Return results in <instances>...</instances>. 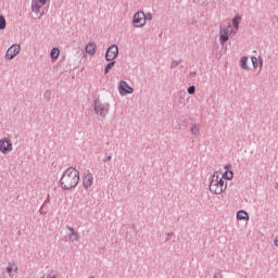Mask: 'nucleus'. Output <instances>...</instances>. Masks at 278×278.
Returning <instances> with one entry per match:
<instances>
[{"label":"nucleus","instance_id":"nucleus-25","mask_svg":"<svg viewBox=\"0 0 278 278\" xmlns=\"http://www.w3.org/2000/svg\"><path fill=\"white\" fill-rule=\"evenodd\" d=\"M0 29H5V17L0 15Z\"/></svg>","mask_w":278,"mask_h":278},{"label":"nucleus","instance_id":"nucleus-10","mask_svg":"<svg viewBox=\"0 0 278 278\" xmlns=\"http://www.w3.org/2000/svg\"><path fill=\"white\" fill-rule=\"evenodd\" d=\"M7 273L10 278H16V273H18V266L14 262H10L7 266Z\"/></svg>","mask_w":278,"mask_h":278},{"label":"nucleus","instance_id":"nucleus-11","mask_svg":"<svg viewBox=\"0 0 278 278\" xmlns=\"http://www.w3.org/2000/svg\"><path fill=\"white\" fill-rule=\"evenodd\" d=\"M229 40V28L224 27L219 30V42L220 45H225Z\"/></svg>","mask_w":278,"mask_h":278},{"label":"nucleus","instance_id":"nucleus-24","mask_svg":"<svg viewBox=\"0 0 278 278\" xmlns=\"http://www.w3.org/2000/svg\"><path fill=\"white\" fill-rule=\"evenodd\" d=\"M187 92L188 94H194V92H197V87H194V85L189 86Z\"/></svg>","mask_w":278,"mask_h":278},{"label":"nucleus","instance_id":"nucleus-29","mask_svg":"<svg viewBox=\"0 0 278 278\" xmlns=\"http://www.w3.org/2000/svg\"><path fill=\"white\" fill-rule=\"evenodd\" d=\"M46 278H58V275L50 273L46 275Z\"/></svg>","mask_w":278,"mask_h":278},{"label":"nucleus","instance_id":"nucleus-35","mask_svg":"<svg viewBox=\"0 0 278 278\" xmlns=\"http://www.w3.org/2000/svg\"><path fill=\"white\" fill-rule=\"evenodd\" d=\"M274 245L278 247V235L274 239Z\"/></svg>","mask_w":278,"mask_h":278},{"label":"nucleus","instance_id":"nucleus-17","mask_svg":"<svg viewBox=\"0 0 278 278\" xmlns=\"http://www.w3.org/2000/svg\"><path fill=\"white\" fill-rule=\"evenodd\" d=\"M240 21H242V16L236 15L232 18V27H235L236 29H239L240 28Z\"/></svg>","mask_w":278,"mask_h":278},{"label":"nucleus","instance_id":"nucleus-3","mask_svg":"<svg viewBox=\"0 0 278 278\" xmlns=\"http://www.w3.org/2000/svg\"><path fill=\"white\" fill-rule=\"evenodd\" d=\"M93 110L98 116H101L102 118H105L108 116V113L110 112V109L105 106L103 102L98 98L94 100Z\"/></svg>","mask_w":278,"mask_h":278},{"label":"nucleus","instance_id":"nucleus-16","mask_svg":"<svg viewBox=\"0 0 278 278\" xmlns=\"http://www.w3.org/2000/svg\"><path fill=\"white\" fill-rule=\"evenodd\" d=\"M249 58L248 56H242L240 60V66L241 68H243L244 71H249Z\"/></svg>","mask_w":278,"mask_h":278},{"label":"nucleus","instance_id":"nucleus-38","mask_svg":"<svg viewBox=\"0 0 278 278\" xmlns=\"http://www.w3.org/2000/svg\"><path fill=\"white\" fill-rule=\"evenodd\" d=\"M89 278H94V276H90Z\"/></svg>","mask_w":278,"mask_h":278},{"label":"nucleus","instance_id":"nucleus-19","mask_svg":"<svg viewBox=\"0 0 278 278\" xmlns=\"http://www.w3.org/2000/svg\"><path fill=\"white\" fill-rule=\"evenodd\" d=\"M116 64V61L112 60L109 61V63L106 64V66L104 67V75H108L110 73L111 68H114V65Z\"/></svg>","mask_w":278,"mask_h":278},{"label":"nucleus","instance_id":"nucleus-30","mask_svg":"<svg viewBox=\"0 0 278 278\" xmlns=\"http://www.w3.org/2000/svg\"><path fill=\"white\" fill-rule=\"evenodd\" d=\"M66 229H68V231H71V233H77V231H75V228L71 227V226H66Z\"/></svg>","mask_w":278,"mask_h":278},{"label":"nucleus","instance_id":"nucleus-27","mask_svg":"<svg viewBox=\"0 0 278 278\" xmlns=\"http://www.w3.org/2000/svg\"><path fill=\"white\" fill-rule=\"evenodd\" d=\"M213 278H223V273L222 271L215 273Z\"/></svg>","mask_w":278,"mask_h":278},{"label":"nucleus","instance_id":"nucleus-26","mask_svg":"<svg viewBox=\"0 0 278 278\" xmlns=\"http://www.w3.org/2000/svg\"><path fill=\"white\" fill-rule=\"evenodd\" d=\"M251 60H252L253 67L257 68V58L252 56Z\"/></svg>","mask_w":278,"mask_h":278},{"label":"nucleus","instance_id":"nucleus-14","mask_svg":"<svg viewBox=\"0 0 278 278\" xmlns=\"http://www.w3.org/2000/svg\"><path fill=\"white\" fill-rule=\"evenodd\" d=\"M237 220H249V213L244 210L237 212Z\"/></svg>","mask_w":278,"mask_h":278},{"label":"nucleus","instance_id":"nucleus-13","mask_svg":"<svg viewBox=\"0 0 278 278\" xmlns=\"http://www.w3.org/2000/svg\"><path fill=\"white\" fill-rule=\"evenodd\" d=\"M85 49L86 53H88L89 55H94L97 51V45H94V42H89Z\"/></svg>","mask_w":278,"mask_h":278},{"label":"nucleus","instance_id":"nucleus-36","mask_svg":"<svg viewBox=\"0 0 278 278\" xmlns=\"http://www.w3.org/2000/svg\"><path fill=\"white\" fill-rule=\"evenodd\" d=\"M41 5H47V0H38Z\"/></svg>","mask_w":278,"mask_h":278},{"label":"nucleus","instance_id":"nucleus-5","mask_svg":"<svg viewBox=\"0 0 278 278\" xmlns=\"http://www.w3.org/2000/svg\"><path fill=\"white\" fill-rule=\"evenodd\" d=\"M0 151L3 155H8L12 151V140L10 138H3L0 140Z\"/></svg>","mask_w":278,"mask_h":278},{"label":"nucleus","instance_id":"nucleus-32","mask_svg":"<svg viewBox=\"0 0 278 278\" xmlns=\"http://www.w3.org/2000/svg\"><path fill=\"white\" fill-rule=\"evenodd\" d=\"M45 204H42V206L39 208V213L40 214H47V211H45Z\"/></svg>","mask_w":278,"mask_h":278},{"label":"nucleus","instance_id":"nucleus-34","mask_svg":"<svg viewBox=\"0 0 278 278\" xmlns=\"http://www.w3.org/2000/svg\"><path fill=\"white\" fill-rule=\"evenodd\" d=\"M197 76V72H190L189 73V77L192 79V77H195Z\"/></svg>","mask_w":278,"mask_h":278},{"label":"nucleus","instance_id":"nucleus-4","mask_svg":"<svg viewBox=\"0 0 278 278\" xmlns=\"http://www.w3.org/2000/svg\"><path fill=\"white\" fill-rule=\"evenodd\" d=\"M118 58V46L112 45L106 49L105 60L106 62H112V60H116Z\"/></svg>","mask_w":278,"mask_h":278},{"label":"nucleus","instance_id":"nucleus-23","mask_svg":"<svg viewBox=\"0 0 278 278\" xmlns=\"http://www.w3.org/2000/svg\"><path fill=\"white\" fill-rule=\"evenodd\" d=\"M181 64V60H178V61H173L172 63H170V66H169V68H177L179 65Z\"/></svg>","mask_w":278,"mask_h":278},{"label":"nucleus","instance_id":"nucleus-8","mask_svg":"<svg viewBox=\"0 0 278 278\" xmlns=\"http://www.w3.org/2000/svg\"><path fill=\"white\" fill-rule=\"evenodd\" d=\"M118 92L122 94V97H125L127 94H131L134 92V88L127 84L125 80H121L118 86Z\"/></svg>","mask_w":278,"mask_h":278},{"label":"nucleus","instance_id":"nucleus-2","mask_svg":"<svg viewBox=\"0 0 278 278\" xmlns=\"http://www.w3.org/2000/svg\"><path fill=\"white\" fill-rule=\"evenodd\" d=\"M208 188L212 194H223V192L227 190V182L225 184V180L223 179V177H220V174L218 172H215L212 175Z\"/></svg>","mask_w":278,"mask_h":278},{"label":"nucleus","instance_id":"nucleus-22","mask_svg":"<svg viewBox=\"0 0 278 278\" xmlns=\"http://www.w3.org/2000/svg\"><path fill=\"white\" fill-rule=\"evenodd\" d=\"M143 20H144V23H147V21H153V14H151L150 12L149 13H143Z\"/></svg>","mask_w":278,"mask_h":278},{"label":"nucleus","instance_id":"nucleus-1","mask_svg":"<svg viewBox=\"0 0 278 278\" xmlns=\"http://www.w3.org/2000/svg\"><path fill=\"white\" fill-rule=\"evenodd\" d=\"M59 186L61 190L68 192H71V190H75V188L79 186V170L75 167H68L61 176Z\"/></svg>","mask_w":278,"mask_h":278},{"label":"nucleus","instance_id":"nucleus-37","mask_svg":"<svg viewBox=\"0 0 278 278\" xmlns=\"http://www.w3.org/2000/svg\"><path fill=\"white\" fill-rule=\"evenodd\" d=\"M46 203H49V195H48L47 199L45 200L43 205H45Z\"/></svg>","mask_w":278,"mask_h":278},{"label":"nucleus","instance_id":"nucleus-20","mask_svg":"<svg viewBox=\"0 0 278 278\" xmlns=\"http://www.w3.org/2000/svg\"><path fill=\"white\" fill-rule=\"evenodd\" d=\"M70 242H78L79 241V233L78 232H72L68 235Z\"/></svg>","mask_w":278,"mask_h":278},{"label":"nucleus","instance_id":"nucleus-6","mask_svg":"<svg viewBox=\"0 0 278 278\" xmlns=\"http://www.w3.org/2000/svg\"><path fill=\"white\" fill-rule=\"evenodd\" d=\"M92 184H94V176H92V173L90 170L85 172L83 177V187L85 190H88L92 187Z\"/></svg>","mask_w":278,"mask_h":278},{"label":"nucleus","instance_id":"nucleus-28","mask_svg":"<svg viewBox=\"0 0 278 278\" xmlns=\"http://www.w3.org/2000/svg\"><path fill=\"white\" fill-rule=\"evenodd\" d=\"M225 170H226V173L232 172V170H231V164H229V163L226 164V165H225Z\"/></svg>","mask_w":278,"mask_h":278},{"label":"nucleus","instance_id":"nucleus-33","mask_svg":"<svg viewBox=\"0 0 278 278\" xmlns=\"http://www.w3.org/2000/svg\"><path fill=\"white\" fill-rule=\"evenodd\" d=\"M103 162H112V155L106 156Z\"/></svg>","mask_w":278,"mask_h":278},{"label":"nucleus","instance_id":"nucleus-7","mask_svg":"<svg viewBox=\"0 0 278 278\" xmlns=\"http://www.w3.org/2000/svg\"><path fill=\"white\" fill-rule=\"evenodd\" d=\"M21 53V46L20 45H13L11 46L5 53V59L7 60H14L15 56Z\"/></svg>","mask_w":278,"mask_h":278},{"label":"nucleus","instance_id":"nucleus-9","mask_svg":"<svg viewBox=\"0 0 278 278\" xmlns=\"http://www.w3.org/2000/svg\"><path fill=\"white\" fill-rule=\"evenodd\" d=\"M132 23L136 27H144L147 25V22H144V12L135 13Z\"/></svg>","mask_w":278,"mask_h":278},{"label":"nucleus","instance_id":"nucleus-18","mask_svg":"<svg viewBox=\"0 0 278 278\" xmlns=\"http://www.w3.org/2000/svg\"><path fill=\"white\" fill-rule=\"evenodd\" d=\"M50 58L52 60H58V58H60V49L58 48H52L51 52H50Z\"/></svg>","mask_w":278,"mask_h":278},{"label":"nucleus","instance_id":"nucleus-12","mask_svg":"<svg viewBox=\"0 0 278 278\" xmlns=\"http://www.w3.org/2000/svg\"><path fill=\"white\" fill-rule=\"evenodd\" d=\"M42 7V3L39 2L38 0L31 1V11L35 12V14H39Z\"/></svg>","mask_w":278,"mask_h":278},{"label":"nucleus","instance_id":"nucleus-15","mask_svg":"<svg viewBox=\"0 0 278 278\" xmlns=\"http://www.w3.org/2000/svg\"><path fill=\"white\" fill-rule=\"evenodd\" d=\"M201 131V125L200 124H191V134L192 136H199Z\"/></svg>","mask_w":278,"mask_h":278},{"label":"nucleus","instance_id":"nucleus-21","mask_svg":"<svg viewBox=\"0 0 278 278\" xmlns=\"http://www.w3.org/2000/svg\"><path fill=\"white\" fill-rule=\"evenodd\" d=\"M222 177L223 179H227L228 181H231V179H233V172H225Z\"/></svg>","mask_w":278,"mask_h":278},{"label":"nucleus","instance_id":"nucleus-31","mask_svg":"<svg viewBox=\"0 0 278 278\" xmlns=\"http://www.w3.org/2000/svg\"><path fill=\"white\" fill-rule=\"evenodd\" d=\"M166 236H167V238H166L165 242H168L169 238L172 236H175V233L174 232H167Z\"/></svg>","mask_w":278,"mask_h":278}]
</instances>
